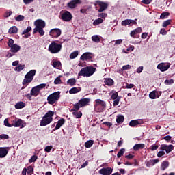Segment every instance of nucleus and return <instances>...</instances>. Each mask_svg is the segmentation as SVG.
Here are the masks:
<instances>
[{"label":"nucleus","mask_w":175,"mask_h":175,"mask_svg":"<svg viewBox=\"0 0 175 175\" xmlns=\"http://www.w3.org/2000/svg\"><path fill=\"white\" fill-rule=\"evenodd\" d=\"M8 46L10 47V50L8 51L5 55L7 58H12L14 55H16V53H18L21 50V46L17 44H14V40L10 38L8 42Z\"/></svg>","instance_id":"1"},{"label":"nucleus","mask_w":175,"mask_h":175,"mask_svg":"<svg viewBox=\"0 0 175 175\" xmlns=\"http://www.w3.org/2000/svg\"><path fill=\"white\" fill-rule=\"evenodd\" d=\"M96 72V68L89 66L81 69L78 73V76H82L83 77H91Z\"/></svg>","instance_id":"2"},{"label":"nucleus","mask_w":175,"mask_h":175,"mask_svg":"<svg viewBox=\"0 0 175 175\" xmlns=\"http://www.w3.org/2000/svg\"><path fill=\"white\" fill-rule=\"evenodd\" d=\"M34 25L36 27L33 29V33L35 34L36 32H38L40 36L44 35V30L43 28L46 27V22L42 19H38L34 22Z\"/></svg>","instance_id":"3"},{"label":"nucleus","mask_w":175,"mask_h":175,"mask_svg":"<svg viewBox=\"0 0 175 175\" xmlns=\"http://www.w3.org/2000/svg\"><path fill=\"white\" fill-rule=\"evenodd\" d=\"M55 113L52 111H49L43 117L40 122V126H46L49 125V124H51L53 122V116Z\"/></svg>","instance_id":"4"},{"label":"nucleus","mask_w":175,"mask_h":175,"mask_svg":"<svg viewBox=\"0 0 175 175\" xmlns=\"http://www.w3.org/2000/svg\"><path fill=\"white\" fill-rule=\"evenodd\" d=\"M62 49V44H58L55 42H52L48 48V50L49 53H51V54H57V53H59Z\"/></svg>","instance_id":"5"},{"label":"nucleus","mask_w":175,"mask_h":175,"mask_svg":"<svg viewBox=\"0 0 175 175\" xmlns=\"http://www.w3.org/2000/svg\"><path fill=\"white\" fill-rule=\"evenodd\" d=\"M106 109V102L101 99H96L94 104V110L96 113H102Z\"/></svg>","instance_id":"6"},{"label":"nucleus","mask_w":175,"mask_h":175,"mask_svg":"<svg viewBox=\"0 0 175 175\" xmlns=\"http://www.w3.org/2000/svg\"><path fill=\"white\" fill-rule=\"evenodd\" d=\"M59 98H61V92H53L47 97L48 103L49 105H54V103H57V102H58Z\"/></svg>","instance_id":"7"},{"label":"nucleus","mask_w":175,"mask_h":175,"mask_svg":"<svg viewBox=\"0 0 175 175\" xmlns=\"http://www.w3.org/2000/svg\"><path fill=\"white\" fill-rule=\"evenodd\" d=\"M35 75H36V70L29 71L25 76V79L23 81V85H28V84L33 80V76H35Z\"/></svg>","instance_id":"8"},{"label":"nucleus","mask_w":175,"mask_h":175,"mask_svg":"<svg viewBox=\"0 0 175 175\" xmlns=\"http://www.w3.org/2000/svg\"><path fill=\"white\" fill-rule=\"evenodd\" d=\"M90 102H91V99L88 98H81L79 100L78 103L75 104V109L79 110L80 107H84L85 106H88Z\"/></svg>","instance_id":"9"},{"label":"nucleus","mask_w":175,"mask_h":175,"mask_svg":"<svg viewBox=\"0 0 175 175\" xmlns=\"http://www.w3.org/2000/svg\"><path fill=\"white\" fill-rule=\"evenodd\" d=\"M46 83H41L37 86L33 87L30 92L33 96H38L39 94H40V90H43V88H45Z\"/></svg>","instance_id":"10"},{"label":"nucleus","mask_w":175,"mask_h":175,"mask_svg":"<svg viewBox=\"0 0 175 175\" xmlns=\"http://www.w3.org/2000/svg\"><path fill=\"white\" fill-rule=\"evenodd\" d=\"M94 5V6H96V8L97 6H99L100 8L98 10V13H102V12H105V10H106V9H107V8L109 6V4H107V3L103 2L100 1H95Z\"/></svg>","instance_id":"11"},{"label":"nucleus","mask_w":175,"mask_h":175,"mask_svg":"<svg viewBox=\"0 0 175 175\" xmlns=\"http://www.w3.org/2000/svg\"><path fill=\"white\" fill-rule=\"evenodd\" d=\"M72 18H73V16L69 11H64L61 14V20L66 23H69L72 21Z\"/></svg>","instance_id":"12"},{"label":"nucleus","mask_w":175,"mask_h":175,"mask_svg":"<svg viewBox=\"0 0 175 175\" xmlns=\"http://www.w3.org/2000/svg\"><path fill=\"white\" fill-rule=\"evenodd\" d=\"M12 125L14 128H21V129H22V128L27 126V123L22 119L16 118Z\"/></svg>","instance_id":"13"},{"label":"nucleus","mask_w":175,"mask_h":175,"mask_svg":"<svg viewBox=\"0 0 175 175\" xmlns=\"http://www.w3.org/2000/svg\"><path fill=\"white\" fill-rule=\"evenodd\" d=\"M171 65L172 64L170 63L161 62L157 65V68L160 70V72H166V70H169Z\"/></svg>","instance_id":"14"},{"label":"nucleus","mask_w":175,"mask_h":175,"mask_svg":"<svg viewBox=\"0 0 175 175\" xmlns=\"http://www.w3.org/2000/svg\"><path fill=\"white\" fill-rule=\"evenodd\" d=\"M62 33V31H61V29H59V28L52 29L49 31L50 36H51V38H59Z\"/></svg>","instance_id":"15"},{"label":"nucleus","mask_w":175,"mask_h":175,"mask_svg":"<svg viewBox=\"0 0 175 175\" xmlns=\"http://www.w3.org/2000/svg\"><path fill=\"white\" fill-rule=\"evenodd\" d=\"M160 149L163 150L167 154H169L170 152H172V151H173V150L174 149V146H173V145L172 144H162L160 147Z\"/></svg>","instance_id":"16"},{"label":"nucleus","mask_w":175,"mask_h":175,"mask_svg":"<svg viewBox=\"0 0 175 175\" xmlns=\"http://www.w3.org/2000/svg\"><path fill=\"white\" fill-rule=\"evenodd\" d=\"M99 174L102 175H110L113 173V169L111 167H104L98 171Z\"/></svg>","instance_id":"17"},{"label":"nucleus","mask_w":175,"mask_h":175,"mask_svg":"<svg viewBox=\"0 0 175 175\" xmlns=\"http://www.w3.org/2000/svg\"><path fill=\"white\" fill-rule=\"evenodd\" d=\"M161 95H162V92L153 90L149 94V98L150 99H158Z\"/></svg>","instance_id":"18"},{"label":"nucleus","mask_w":175,"mask_h":175,"mask_svg":"<svg viewBox=\"0 0 175 175\" xmlns=\"http://www.w3.org/2000/svg\"><path fill=\"white\" fill-rule=\"evenodd\" d=\"M137 19L135 20H131V19H125L122 21L121 25H123V27H126V25H136L137 24V22H136Z\"/></svg>","instance_id":"19"},{"label":"nucleus","mask_w":175,"mask_h":175,"mask_svg":"<svg viewBox=\"0 0 175 175\" xmlns=\"http://www.w3.org/2000/svg\"><path fill=\"white\" fill-rule=\"evenodd\" d=\"M142 27H137V29H135V30H133L131 33H130V36H131V38H135V39L139 38V36H136L139 33H142Z\"/></svg>","instance_id":"20"},{"label":"nucleus","mask_w":175,"mask_h":175,"mask_svg":"<svg viewBox=\"0 0 175 175\" xmlns=\"http://www.w3.org/2000/svg\"><path fill=\"white\" fill-rule=\"evenodd\" d=\"M144 124L143 120L142 119L133 120L130 121L129 125L132 127L139 126V125H142Z\"/></svg>","instance_id":"21"},{"label":"nucleus","mask_w":175,"mask_h":175,"mask_svg":"<svg viewBox=\"0 0 175 175\" xmlns=\"http://www.w3.org/2000/svg\"><path fill=\"white\" fill-rule=\"evenodd\" d=\"M9 152V147H0V158H5Z\"/></svg>","instance_id":"22"},{"label":"nucleus","mask_w":175,"mask_h":175,"mask_svg":"<svg viewBox=\"0 0 175 175\" xmlns=\"http://www.w3.org/2000/svg\"><path fill=\"white\" fill-rule=\"evenodd\" d=\"M92 53L90 52L84 53L80 57L81 61H88V59H91L92 58Z\"/></svg>","instance_id":"23"},{"label":"nucleus","mask_w":175,"mask_h":175,"mask_svg":"<svg viewBox=\"0 0 175 175\" xmlns=\"http://www.w3.org/2000/svg\"><path fill=\"white\" fill-rule=\"evenodd\" d=\"M158 162H159V159H158L149 160L148 161L146 162V167H151V166H154V165H157Z\"/></svg>","instance_id":"24"},{"label":"nucleus","mask_w":175,"mask_h":175,"mask_svg":"<svg viewBox=\"0 0 175 175\" xmlns=\"http://www.w3.org/2000/svg\"><path fill=\"white\" fill-rule=\"evenodd\" d=\"M77 3H80V0H72L68 3V6L70 8V9H75Z\"/></svg>","instance_id":"25"},{"label":"nucleus","mask_w":175,"mask_h":175,"mask_svg":"<svg viewBox=\"0 0 175 175\" xmlns=\"http://www.w3.org/2000/svg\"><path fill=\"white\" fill-rule=\"evenodd\" d=\"M64 124H65V119L62 118V119L59 120L56 124V126L55 127L54 131H57V130L59 129V128H61V126H62L64 125Z\"/></svg>","instance_id":"26"},{"label":"nucleus","mask_w":175,"mask_h":175,"mask_svg":"<svg viewBox=\"0 0 175 175\" xmlns=\"http://www.w3.org/2000/svg\"><path fill=\"white\" fill-rule=\"evenodd\" d=\"M104 83L106 84V85H109V87L114 85V81L111 78L105 79Z\"/></svg>","instance_id":"27"},{"label":"nucleus","mask_w":175,"mask_h":175,"mask_svg":"<svg viewBox=\"0 0 175 175\" xmlns=\"http://www.w3.org/2000/svg\"><path fill=\"white\" fill-rule=\"evenodd\" d=\"M109 95H111V98L114 100L116 99H120V97L118 96V92H114L113 90L112 92H110Z\"/></svg>","instance_id":"28"},{"label":"nucleus","mask_w":175,"mask_h":175,"mask_svg":"<svg viewBox=\"0 0 175 175\" xmlns=\"http://www.w3.org/2000/svg\"><path fill=\"white\" fill-rule=\"evenodd\" d=\"M81 91V88H72L69 90V94H77Z\"/></svg>","instance_id":"29"},{"label":"nucleus","mask_w":175,"mask_h":175,"mask_svg":"<svg viewBox=\"0 0 175 175\" xmlns=\"http://www.w3.org/2000/svg\"><path fill=\"white\" fill-rule=\"evenodd\" d=\"M144 144H137L133 146L134 151H139L144 147Z\"/></svg>","instance_id":"30"},{"label":"nucleus","mask_w":175,"mask_h":175,"mask_svg":"<svg viewBox=\"0 0 175 175\" xmlns=\"http://www.w3.org/2000/svg\"><path fill=\"white\" fill-rule=\"evenodd\" d=\"M161 170H165L166 169H167V167H169V161H164L162 162L161 165Z\"/></svg>","instance_id":"31"},{"label":"nucleus","mask_w":175,"mask_h":175,"mask_svg":"<svg viewBox=\"0 0 175 175\" xmlns=\"http://www.w3.org/2000/svg\"><path fill=\"white\" fill-rule=\"evenodd\" d=\"M25 107V103L23 102H18L15 105V109H23Z\"/></svg>","instance_id":"32"},{"label":"nucleus","mask_w":175,"mask_h":175,"mask_svg":"<svg viewBox=\"0 0 175 175\" xmlns=\"http://www.w3.org/2000/svg\"><path fill=\"white\" fill-rule=\"evenodd\" d=\"M124 116L118 115L116 118V122L118 124H122L124 122Z\"/></svg>","instance_id":"33"},{"label":"nucleus","mask_w":175,"mask_h":175,"mask_svg":"<svg viewBox=\"0 0 175 175\" xmlns=\"http://www.w3.org/2000/svg\"><path fill=\"white\" fill-rule=\"evenodd\" d=\"M94 146V140H88L85 143V147L86 148H91Z\"/></svg>","instance_id":"34"},{"label":"nucleus","mask_w":175,"mask_h":175,"mask_svg":"<svg viewBox=\"0 0 175 175\" xmlns=\"http://www.w3.org/2000/svg\"><path fill=\"white\" fill-rule=\"evenodd\" d=\"M25 68V65L19 64L18 66L15 67L14 71L15 72H21Z\"/></svg>","instance_id":"35"},{"label":"nucleus","mask_w":175,"mask_h":175,"mask_svg":"<svg viewBox=\"0 0 175 175\" xmlns=\"http://www.w3.org/2000/svg\"><path fill=\"white\" fill-rule=\"evenodd\" d=\"M67 84L68 85H71V87H73L76 84V79L75 78H71L67 81Z\"/></svg>","instance_id":"36"},{"label":"nucleus","mask_w":175,"mask_h":175,"mask_svg":"<svg viewBox=\"0 0 175 175\" xmlns=\"http://www.w3.org/2000/svg\"><path fill=\"white\" fill-rule=\"evenodd\" d=\"M79 55V51H75L74 52L71 53L70 55V59H75Z\"/></svg>","instance_id":"37"},{"label":"nucleus","mask_w":175,"mask_h":175,"mask_svg":"<svg viewBox=\"0 0 175 175\" xmlns=\"http://www.w3.org/2000/svg\"><path fill=\"white\" fill-rule=\"evenodd\" d=\"M92 40L95 43H99V42H100V38H99L98 35H94L92 37Z\"/></svg>","instance_id":"38"},{"label":"nucleus","mask_w":175,"mask_h":175,"mask_svg":"<svg viewBox=\"0 0 175 175\" xmlns=\"http://www.w3.org/2000/svg\"><path fill=\"white\" fill-rule=\"evenodd\" d=\"M103 19L102 18H98V19L94 20L93 22V25H99V24H102L103 23Z\"/></svg>","instance_id":"39"},{"label":"nucleus","mask_w":175,"mask_h":175,"mask_svg":"<svg viewBox=\"0 0 175 175\" xmlns=\"http://www.w3.org/2000/svg\"><path fill=\"white\" fill-rule=\"evenodd\" d=\"M17 27L16 26H12V27L10 28L8 32L9 33H17Z\"/></svg>","instance_id":"40"},{"label":"nucleus","mask_w":175,"mask_h":175,"mask_svg":"<svg viewBox=\"0 0 175 175\" xmlns=\"http://www.w3.org/2000/svg\"><path fill=\"white\" fill-rule=\"evenodd\" d=\"M98 16L100 17L103 21L106 20V17H107V13L102 12L98 14Z\"/></svg>","instance_id":"41"},{"label":"nucleus","mask_w":175,"mask_h":175,"mask_svg":"<svg viewBox=\"0 0 175 175\" xmlns=\"http://www.w3.org/2000/svg\"><path fill=\"white\" fill-rule=\"evenodd\" d=\"M53 68H55L56 69H58L59 66H61V62L59 61H55L53 62Z\"/></svg>","instance_id":"42"},{"label":"nucleus","mask_w":175,"mask_h":175,"mask_svg":"<svg viewBox=\"0 0 175 175\" xmlns=\"http://www.w3.org/2000/svg\"><path fill=\"white\" fill-rule=\"evenodd\" d=\"M124 152H125V148H121L117 154L118 158H121V157H122V155H124Z\"/></svg>","instance_id":"43"},{"label":"nucleus","mask_w":175,"mask_h":175,"mask_svg":"<svg viewBox=\"0 0 175 175\" xmlns=\"http://www.w3.org/2000/svg\"><path fill=\"white\" fill-rule=\"evenodd\" d=\"M72 114L76 117V118H81V116H83V113H81V111H79V112L74 111Z\"/></svg>","instance_id":"44"},{"label":"nucleus","mask_w":175,"mask_h":175,"mask_svg":"<svg viewBox=\"0 0 175 175\" xmlns=\"http://www.w3.org/2000/svg\"><path fill=\"white\" fill-rule=\"evenodd\" d=\"M169 12H163L160 16V18L165 20V18H167V17H169Z\"/></svg>","instance_id":"45"},{"label":"nucleus","mask_w":175,"mask_h":175,"mask_svg":"<svg viewBox=\"0 0 175 175\" xmlns=\"http://www.w3.org/2000/svg\"><path fill=\"white\" fill-rule=\"evenodd\" d=\"M4 125L5 126H7L8 128H12V126H13V124H11L10 123H9V119H5L4 120Z\"/></svg>","instance_id":"46"},{"label":"nucleus","mask_w":175,"mask_h":175,"mask_svg":"<svg viewBox=\"0 0 175 175\" xmlns=\"http://www.w3.org/2000/svg\"><path fill=\"white\" fill-rule=\"evenodd\" d=\"M170 23H172V21L170 19L165 21L163 23V25L162 26L163 27V28H166V27H167V25H170Z\"/></svg>","instance_id":"47"},{"label":"nucleus","mask_w":175,"mask_h":175,"mask_svg":"<svg viewBox=\"0 0 175 175\" xmlns=\"http://www.w3.org/2000/svg\"><path fill=\"white\" fill-rule=\"evenodd\" d=\"M31 31H32V27H31V26H28L27 29L22 32V35H24V33H29Z\"/></svg>","instance_id":"48"},{"label":"nucleus","mask_w":175,"mask_h":175,"mask_svg":"<svg viewBox=\"0 0 175 175\" xmlns=\"http://www.w3.org/2000/svg\"><path fill=\"white\" fill-rule=\"evenodd\" d=\"M38 159V156L33 155L29 160V163L35 162Z\"/></svg>","instance_id":"49"},{"label":"nucleus","mask_w":175,"mask_h":175,"mask_svg":"<svg viewBox=\"0 0 175 175\" xmlns=\"http://www.w3.org/2000/svg\"><path fill=\"white\" fill-rule=\"evenodd\" d=\"M9 139V136L8 134H1L0 135V139L1 140H8Z\"/></svg>","instance_id":"50"},{"label":"nucleus","mask_w":175,"mask_h":175,"mask_svg":"<svg viewBox=\"0 0 175 175\" xmlns=\"http://www.w3.org/2000/svg\"><path fill=\"white\" fill-rule=\"evenodd\" d=\"M25 17L23 15H18L17 17H15L16 21H23Z\"/></svg>","instance_id":"51"},{"label":"nucleus","mask_w":175,"mask_h":175,"mask_svg":"<svg viewBox=\"0 0 175 175\" xmlns=\"http://www.w3.org/2000/svg\"><path fill=\"white\" fill-rule=\"evenodd\" d=\"M174 83V80L173 79H167L165 81V84H166V85H170V84H173Z\"/></svg>","instance_id":"52"},{"label":"nucleus","mask_w":175,"mask_h":175,"mask_svg":"<svg viewBox=\"0 0 175 175\" xmlns=\"http://www.w3.org/2000/svg\"><path fill=\"white\" fill-rule=\"evenodd\" d=\"M129 69H132V66L129 64H127L122 66V70H128Z\"/></svg>","instance_id":"53"},{"label":"nucleus","mask_w":175,"mask_h":175,"mask_svg":"<svg viewBox=\"0 0 175 175\" xmlns=\"http://www.w3.org/2000/svg\"><path fill=\"white\" fill-rule=\"evenodd\" d=\"M165 150H160L158 153H157V157L159 158H161V157H163V155H165Z\"/></svg>","instance_id":"54"},{"label":"nucleus","mask_w":175,"mask_h":175,"mask_svg":"<svg viewBox=\"0 0 175 175\" xmlns=\"http://www.w3.org/2000/svg\"><path fill=\"white\" fill-rule=\"evenodd\" d=\"M12 14H13V12L7 11V12H5V13L4 14V17H5V18L10 17V16H12Z\"/></svg>","instance_id":"55"},{"label":"nucleus","mask_w":175,"mask_h":175,"mask_svg":"<svg viewBox=\"0 0 175 175\" xmlns=\"http://www.w3.org/2000/svg\"><path fill=\"white\" fill-rule=\"evenodd\" d=\"M61 78L59 77H57L54 81V84H61Z\"/></svg>","instance_id":"56"},{"label":"nucleus","mask_w":175,"mask_h":175,"mask_svg":"<svg viewBox=\"0 0 175 175\" xmlns=\"http://www.w3.org/2000/svg\"><path fill=\"white\" fill-rule=\"evenodd\" d=\"M26 170L27 173L29 174V173H32L33 172V167H32V166H29Z\"/></svg>","instance_id":"57"},{"label":"nucleus","mask_w":175,"mask_h":175,"mask_svg":"<svg viewBox=\"0 0 175 175\" xmlns=\"http://www.w3.org/2000/svg\"><path fill=\"white\" fill-rule=\"evenodd\" d=\"M52 148H53V146H46L44 148V151H46V152H50Z\"/></svg>","instance_id":"58"},{"label":"nucleus","mask_w":175,"mask_h":175,"mask_svg":"<svg viewBox=\"0 0 175 175\" xmlns=\"http://www.w3.org/2000/svg\"><path fill=\"white\" fill-rule=\"evenodd\" d=\"M152 2V0H142V3L144 5H150V3Z\"/></svg>","instance_id":"59"},{"label":"nucleus","mask_w":175,"mask_h":175,"mask_svg":"<svg viewBox=\"0 0 175 175\" xmlns=\"http://www.w3.org/2000/svg\"><path fill=\"white\" fill-rule=\"evenodd\" d=\"M113 100V106H118V103H120V98H116Z\"/></svg>","instance_id":"60"},{"label":"nucleus","mask_w":175,"mask_h":175,"mask_svg":"<svg viewBox=\"0 0 175 175\" xmlns=\"http://www.w3.org/2000/svg\"><path fill=\"white\" fill-rule=\"evenodd\" d=\"M143 72V66H141L137 68V73H142Z\"/></svg>","instance_id":"61"},{"label":"nucleus","mask_w":175,"mask_h":175,"mask_svg":"<svg viewBox=\"0 0 175 175\" xmlns=\"http://www.w3.org/2000/svg\"><path fill=\"white\" fill-rule=\"evenodd\" d=\"M134 87H135L134 84L130 83V84L126 85V88L131 90V89L133 88Z\"/></svg>","instance_id":"62"},{"label":"nucleus","mask_w":175,"mask_h":175,"mask_svg":"<svg viewBox=\"0 0 175 175\" xmlns=\"http://www.w3.org/2000/svg\"><path fill=\"white\" fill-rule=\"evenodd\" d=\"M121 43H122V39H118L115 41L116 45L121 44Z\"/></svg>","instance_id":"63"},{"label":"nucleus","mask_w":175,"mask_h":175,"mask_svg":"<svg viewBox=\"0 0 175 175\" xmlns=\"http://www.w3.org/2000/svg\"><path fill=\"white\" fill-rule=\"evenodd\" d=\"M160 33H161V35H166L167 33V31H166V30H165V29H161L160 30Z\"/></svg>","instance_id":"64"}]
</instances>
